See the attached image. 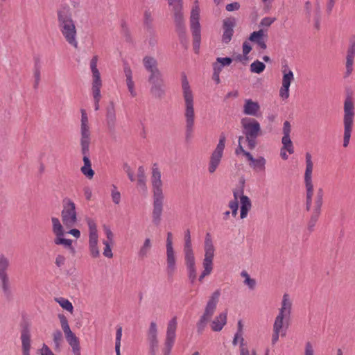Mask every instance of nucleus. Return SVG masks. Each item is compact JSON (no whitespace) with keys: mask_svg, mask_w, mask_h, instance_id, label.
<instances>
[{"mask_svg":"<svg viewBox=\"0 0 355 355\" xmlns=\"http://www.w3.org/2000/svg\"><path fill=\"white\" fill-rule=\"evenodd\" d=\"M21 340L23 355H31V333L28 327H25L22 329Z\"/></svg>","mask_w":355,"mask_h":355,"instance_id":"obj_34","label":"nucleus"},{"mask_svg":"<svg viewBox=\"0 0 355 355\" xmlns=\"http://www.w3.org/2000/svg\"><path fill=\"white\" fill-rule=\"evenodd\" d=\"M225 146V137H220L218 143L212 152L208 164V171L210 174H213L220 165L221 162L223 152Z\"/></svg>","mask_w":355,"mask_h":355,"instance_id":"obj_17","label":"nucleus"},{"mask_svg":"<svg viewBox=\"0 0 355 355\" xmlns=\"http://www.w3.org/2000/svg\"><path fill=\"white\" fill-rule=\"evenodd\" d=\"M122 337V328L119 327L116 329V342H115V348L121 347V340Z\"/></svg>","mask_w":355,"mask_h":355,"instance_id":"obj_53","label":"nucleus"},{"mask_svg":"<svg viewBox=\"0 0 355 355\" xmlns=\"http://www.w3.org/2000/svg\"><path fill=\"white\" fill-rule=\"evenodd\" d=\"M200 18V8L197 4H196L191 10L190 17V26L193 35V46L195 53L199 52L200 46V26L199 22Z\"/></svg>","mask_w":355,"mask_h":355,"instance_id":"obj_14","label":"nucleus"},{"mask_svg":"<svg viewBox=\"0 0 355 355\" xmlns=\"http://www.w3.org/2000/svg\"><path fill=\"white\" fill-rule=\"evenodd\" d=\"M55 301L58 302L60 306L64 310L73 313V306L71 302L66 298L64 297H56L55 298Z\"/></svg>","mask_w":355,"mask_h":355,"instance_id":"obj_43","label":"nucleus"},{"mask_svg":"<svg viewBox=\"0 0 355 355\" xmlns=\"http://www.w3.org/2000/svg\"><path fill=\"white\" fill-rule=\"evenodd\" d=\"M183 252L188 278L191 284H194L197 278V268L196 257L192 248L190 231L189 230L184 233Z\"/></svg>","mask_w":355,"mask_h":355,"instance_id":"obj_6","label":"nucleus"},{"mask_svg":"<svg viewBox=\"0 0 355 355\" xmlns=\"http://www.w3.org/2000/svg\"><path fill=\"white\" fill-rule=\"evenodd\" d=\"M150 94L156 98H162L165 94V84L162 76L148 77Z\"/></svg>","mask_w":355,"mask_h":355,"instance_id":"obj_21","label":"nucleus"},{"mask_svg":"<svg viewBox=\"0 0 355 355\" xmlns=\"http://www.w3.org/2000/svg\"><path fill=\"white\" fill-rule=\"evenodd\" d=\"M241 124L248 142V146L252 150L257 145L256 139L261 132L260 124L255 119L248 117L243 118Z\"/></svg>","mask_w":355,"mask_h":355,"instance_id":"obj_8","label":"nucleus"},{"mask_svg":"<svg viewBox=\"0 0 355 355\" xmlns=\"http://www.w3.org/2000/svg\"><path fill=\"white\" fill-rule=\"evenodd\" d=\"M266 65L259 60H255L250 64V71L252 73H261L264 71Z\"/></svg>","mask_w":355,"mask_h":355,"instance_id":"obj_46","label":"nucleus"},{"mask_svg":"<svg viewBox=\"0 0 355 355\" xmlns=\"http://www.w3.org/2000/svg\"><path fill=\"white\" fill-rule=\"evenodd\" d=\"M157 332H158V330H157V323L153 321L151 322L150 323V326H149V328L148 330L147 335H148V339L150 343L153 346H156L158 343Z\"/></svg>","mask_w":355,"mask_h":355,"instance_id":"obj_38","label":"nucleus"},{"mask_svg":"<svg viewBox=\"0 0 355 355\" xmlns=\"http://www.w3.org/2000/svg\"><path fill=\"white\" fill-rule=\"evenodd\" d=\"M84 196L87 200H91L92 198V189L90 187L86 186L83 189Z\"/></svg>","mask_w":355,"mask_h":355,"instance_id":"obj_56","label":"nucleus"},{"mask_svg":"<svg viewBox=\"0 0 355 355\" xmlns=\"http://www.w3.org/2000/svg\"><path fill=\"white\" fill-rule=\"evenodd\" d=\"M143 64L146 70L150 73L148 77H155L162 75L157 67V61L155 58L150 56H145L143 58Z\"/></svg>","mask_w":355,"mask_h":355,"instance_id":"obj_27","label":"nucleus"},{"mask_svg":"<svg viewBox=\"0 0 355 355\" xmlns=\"http://www.w3.org/2000/svg\"><path fill=\"white\" fill-rule=\"evenodd\" d=\"M232 59L230 58H217L216 61L212 64L213 71L221 72L224 67L229 66L232 64Z\"/></svg>","mask_w":355,"mask_h":355,"instance_id":"obj_39","label":"nucleus"},{"mask_svg":"<svg viewBox=\"0 0 355 355\" xmlns=\"http://www.w3.org/2000/svg\"><path fill=\"white\" fill-rule=\"evenodd\" d=\"M292 306L293 301L290 295L288 293H284L282 297L281 307L273 324L272 345H275L279 340V336H286L291 319Z\"/></svg>","mask_w":355,"mask_h":355,"instance_id":"obj_3","label":"nucleus"},{"mask_svg":"<svg viewBox=\"0 0 355 355\" xmlns=\"http://www.w3.org/2000/svg\"><path fill=\"white\" fill-rule=\"evenodd\" d=\"M166 272L168 275H173L176 270L177 257L173 248V234L171 232L167 233L166 241Z\"/></svg>","mask_w":355,"mask_h":355,"instance_id":"obj_16","label":"nucleus"},{"mask_svg":"<svg viewBox=\"0 0 355 355\" xmlns=\"http://www.w3.org/2000/svg\"><path fill=\"white\" fill-rule=\"evenodd\" d=\"M274 22V19L270 17H264L261 19L260 25L262 26L269 27Z\"/></svg>","mask_w":355,"mask_h":355,"instance_id":"obj_58","label":"nucleus"},{"mask_svg":"<svg viewBox=\"0 0 355 355\" xmlns=\"http://www.w3.org/2000/svg\"><path fill=\"white\" fill-rule=\"evenodd\" d=\"M106 123L110 131H113L116 124V114L114 110H108L106 114Z\"/></svg>","mask_w":355,"mask_h":355,"instance_id":"obj_42","label":"nucleus"},{"mask_svg":"<svg viewBox=\"0 0 355 355\" xmlns=\"http://www.w3.org/2000/svg\"><path fill=\"white\" fill-rule=\"evenodd\" d=\"M243 332H237L235 334L232 344L234 345H236L238 343L241 345L240 349V354L241 355H256L254 351H252V353L250 352L248 349L244 347V338L243 337Z\"/></svg>","mask_w":355,"mask_h":355,"instance_id":"obj_37","label":"nucleus"},{"mask_svg":"<svg viewBox=\"0 0 355 355\" xmlns=\"http://www.w3.org/2000/svg\"><path fill=\"white\" fill-rule=\"evenodd\" d=\"M241 275L243 278H244V284L246 285L250 290H254L257 285L256 280L253 278H251L249 274L245 270L241 272Z\"/></svg>","mask_w":355,"mask_h":355,"instance_id":"obj_44","label":"nucleus"},{"mask_svg":"<svg viewBox=\"0 0 355 355\" xmlns=\"http://www.w3.org/2000/svg\"><path fill=\"white\" fill-rule=\"evenodd\" d=\"M92 73V92H101L102 81L99 71H94Z\"/></svg>","mask_w":355,"mask_h":355,"instance_id":"obj_41","label":"nucleus"},{"mask_svg":"<svg viewBox=\"0 0 355 355\" xmlns=\"http://www.w3.org/2000/svg\"><path fill=\"white\" fill-rule=\"evenodd\" d=\"M282 148L286 149V150L289 154H293L294 153V148L293 142L290 138V137H283L282 139Z\"/></svg>","mask_w":355,"mask_h":355,"instance_id":"obj_45","label":"nucleus"},{"mask_svg":"<svg viewBox=\"0 0 355 355\" xmlns=\"http://www.w3.org/2000/svg\"><path fill=\"white\" fill-rule=\"evenodd\" d=\"M306 159V169L304 175V181L306 189V209L311 210L312 209L313 196V184L312 180V173L313 169V163L312 161V156L310 153H306L305 155Z\"/></svg>","mask_w":355,"mask_h":355,"instance_id":"obj_9","label":"nucleus"},{"mask_svg":"<svg viewBox=\"0 0 355 355\" xmlns=\"http://www.w3.org/2000/svg\"><path fill=\"white\" fill-rule=\"evenodd\" d=\"M282 86L279 91V96L283 101L287 100L290 96V86L294 80V73L287 66L283 67L282 69Z\"/></svg>","mask_w":355,"mask_h":355,"instance_id":"obj_19","label":"nucleus"},{"mask_svg":"<svg viewBox=\"0 0 355 355\" xmlns=\"http://www.w3.org/2000/svg\"><path fill=\"white\" fill-rule=\"evenodd\" d=\"M220 296V290H216L209 297V300L205 309L202 315L197 322L196 327L198 334H202L207 326V322L214 315L219 297Z\"/></svg>","mask_w":355,"mask_h":355,"instance_id":"obj_11","label":"nucleus"},{"mask_svg":"<svg viewBox=\"0 0 355 355\" xmlns=\"http://www.w3.org/2000/svg\"><path fill=\"white\" fill-rule=\"evenodd\" d=\"M40 355H55L50 348L45 344H43L42 348L39 350Z\"/></svg>","mask_w":355,"mask_h":355,"instance_id":"obj_55","label":"nucleus"},{"mask_svg":"<svg viewBox=\"0 0 355 355\" xmlns=\"http://www.w3.org/2000/svg\"><path fill=\"white\" fill-rule=\"evenodd\" d=\"M111 243L109 241H103L104 245L103 254L104 257L111 259L113 257V253L112 251Z\"/></svg>","mask_w":355,"mask_h":355,"instance_id":"obj_48","label":"nucleus"},{"mask_svg":"<svg viewBox=\"0 0 355 355\" xmlns=\"http://www.w3.org/2000/svg\"><path fill=\"white\" fill-rule=\"evenodd\" d=\"M283 137H290V134L291 132V125L289 121H286L283 124Z\"/></svg>","mask_w":355,"mask_h":355,"instance_id":"obj_52","label":"nucleus"},{"mask_svg":"<svg viewBox=\"0 0 355 355\" xmlns=\"http://www.w3.org/2000/svg\"><path fill=\"white\" fill-rule=\"evenodd\" d=\"M252 47L248 42H244L243 44V53L244 55H248V54L251 51Z\"/></svg>","mask_w":355,"mask_h":355,"instance_id":"obj_61","label":"nucleus"},{"mask_svg":"<svg viewBox=\"0 0 355 355\" xmlns=\"http://www.w3.org/2000/svg\"><path fill=\"white\" fill-rule=\"evenodd\" d=\"M323 192L322 190L320 189L317 193L316 197L313 201V205L312 209H311L312 213L311 216L310 220L309 222L308 226L309 229L311 230L313 227L316 224V222L318 221L319 216L321 213V208L323 203Z\"/></svg>","mask_w":355,"mask_h":355,"instance_id":"obj_22","label":"nucleus"},{"mask_svg":"<svg viewBox=\"0 0 355 355\" xmlns=\"http://www.w3.org/2000/svg\"><path fill=\"white\" fill-rule=\"evenodd\" d=\"M246 159L249 162V166L256 171H264L266 170V159L259 156L254 158L250 153L246 154Z\"/></svg>","mask_w":355,"mask_h":355,"instance_id":"obj_28","label":"nucleus"},{"mask_svg":"<svg viewBox=\"0 0 355 355\" xmlns=\"http://www.w3.org/2000/svg\"><path fill=\"white\" fill-rule=\"evenodd\" d=\"M105 233L107 237L106 241H109L110 243L113 242L114 234L109 227H105Z\"/></svg>","mask_w":355,"mask_h":355,"instance_id":"obj_62","label":"nucleus"},{"mask_svg":"<svg viewBox=\"0 0 355 355\" xmlns=\"http://www.w3.org/2000/svg\"><path fill=\"white\" fill-rule=\"evenodd\" d=\"M235 24L236 20L233 17L226 18L223 20V34L222 37L223 42L227 44L232 40Z\"/></svg>","mask_w":355,"mask_h":355,"instance_id":"obj_26","label":"nucleus"},{"mask_svg":"<svg viewBox=\"0 0 355 355\" xmlns=\"http://www.w3.org/2000/svg\"><path fill=\"white\" fill-rule=\"evenodd\" d=\"M314 350L312 344L307 342L305 345L304 355H313Z\"/></svg>","mask_w":355,"mask_h":355,"instance_id":"obj_57","label":"nucleus"},{"mask_svg":"<svg viewBox=\"0 0 355 355\" xmlns=\"http://www.w3.org/2000/svg\"><path fill=\"white\" fill-rule=\"evenodd\" d=\"M80 146L81 153L83 155V166L80 168L81 173L89 180L94 178V171L92 168V163L89 158V145L91 143V130L89 122V117L86 111L83 109L80 110Z\"/></svg>","mask_w":355,"mask_h":355,"instance_id":"obj_1","label":"nucleus"},{"mask_svg":"<svg viewBox=\"0 0 355 355\" xmlns=\"http://www.w3.org/2000/svg\"><path fill=\"white\" fill-rule=\"evenodd\" d=\"M153 20L151 13L148 11L145 12L144 13V23L148 26L151 24Z\"/></svg>","mask_w":355,"mask_h":355,"instance_id":"obj_63","label":"nucleus"},{"mask_svg":"<svg viewBox=\"0 0 355 355\" xmlns=\"http://www.w3.org/2000/svg\"><path fill=\"white\" fill-rule=\"evenodd\" d=\"M215 247L210 233H207L204 242V258L202 260L203 270L200 273L198 280L202 282L205 277L210 275L214 269V258L215 255Z\"/></svg>","mask_w":355,"mask_h":355,"instance_id":"obj_7","label":"nucleus"},{"mask_svg":"<svg viewBox=\"0 0 355 355\" xmlns=\"http://www.w3.org/2000/svg\"><path fill=\"white\" fill-rule=\"evenodd\" d=\"M52 232L55 236L53 242L56 245H62L64 248L73 251V241L64 238L65 232L63 225L57 217H51Z\"/></svg>","mask_w":355,"mask_h":355,"instance_id":"obj_13","label":"nucleus"},{"mask_svg":"<svg viewBox=\"0 0 355 355\" xmlns=\"http://www.w3.org/2000/svg\"><path fill=\"white\" fill-rule=\"evenodd\" d=\"M61 219L63 225L68 228L75 226L78 220L76 205L69 197L62 200Z\"/></svg>","mask_w":355,"mask_h":355,"instance_id":"obj_10","label":"nucleus"},{"mask_svg":"<svg viewBox=\"0 0 355 355\" xmlns=\"http://www.w3.org/2000/svg\"><path fill=\"white\" fill-rule=\"evenodd\" d=\"M227 313L223 312L217 315L211 322V328L214 331H220L227 323Z\"/></svg>","mask_w":355,"mask_h":355,"instance_id":"obj_35","label":"nucleus"},{"mask_svg":"<svg viewBox=\"0 0 355 355\" xmlns=\"http://www.w3.org/2000/svg\"><path fill=\"white\" fill-rule=\"evenodd\" d=\"M52 336L53 343L55 344V349H59L62 341V334L60 331L57 330L53 333Z\"/></svg>","mask_w":355,"mask_h":355,"instance_id":"obj_47","label":"nucleus"},{"mask_svg":"<svg viewBox=\"0 0 355 355\" xmlns=\"http://www.w3.org/2000/svg\"><path fill=\"white\" fill-rule=\"evenodd\" d=\"M66 257L61 254H57L55 258V264L58 268H63L66 264Z\"/></svg>","mask_w":355,"mask_h":355,"instance_id":"obj_49","label":"nucleus"},{"mask_svg":"<svg viewBox=\"0 0 355 355\" xmlns=\"http://www.w3.org/2000/svg\"><path fill=\"white\" fill-rule=\"evenodd\" d=\"M151 182L153 187V196H164L162 191V181L161 173L157 168H153Z\"/></svg>","mask_w":355,"mask_h":355,"instance_id":"obj_25","label":"nucleus"},{"mask_svg":"<svg viewBox=\"0 0 355 355\" xmlns=\"http://www.w3.org/2000/svg\"><path fill=\"white\" fill-rule=\"evenodd\" d=\"M355 117V103L352 96H347L343 104V144L344 148H347L350 141L352 132L353 131Z\"/></svg>","mask_w":355,"mask_h":355,"instance_id":"obj_5","label":"nucleus"},{"mask_svg":"<svg viewBox=\"0 0 355 355\" xmlns=\"http://www.w3.org/2000/svg\"><path fill=\"white\" fill-rule=\"evenodd\" d=\"M266 37H267L266 31L260 29L252 33L249 37V40L257 44L260 49L265 50L267 48Z\"/></svg>","mask_w":355,"mask_h":355,"instance_id":"obj_30","label":"nucleus"},{"mask_svg":"<svg viewBox=\"0 0 355 355\" xmlns=\"http://www.w3.org/2000/svg\"><path fill=\"white\" fill-rule=\"evenodd\" d=\"M111 196H112V201L116 205L119 204V202L121 201V193L119 191H117L116 187L115 186H113Z\"/></svg>","mask_w":355,"mask_h":355,"instance_id":"obj_50","label":"nucleus"},{"mask_svg":"<svg viewBox=\"0 0 355 355\" xmlns=\"http://www.w3.org/2000/svg\"><path fill=\"white\" fill-rule=\"evenodd\" d=\"M239 198L241 203L240 217L241 219H244L247 217L248 211L251 209L252 203L250 198L243 195L242 191L241 193L237 191L234 192V199L229 202L228 207L232 210V215L235 217L238 213Z\"/></svg>","mask_w":355,"mask_h":355,"instance_id":"obj_12","label":"nucleus"},{"mask_svg":"<svg viewBox=\"0 0 355 355\" xmlns=\"http://www.w3.org/2000/svg\"><path fill=\"white\" fill-rule=\"evenodd\" d=\"M137 187L139 192L145 193L147 191L146 177L143 166H139L137 170Z\"/></svg>","mask_w":355,"mask_h":355,"instance_id":"obj_36","label":"nucleus"},{"mask_svg":"<svg viewBox=\"0 0 355 355\" xmlns=\"http://www.w3.org/2000/svg\"><path fill=\"white\" fill-rule=\"evenodd\" d=\"M355 58V40L350 41L349 45L347 50L345 58V76H349L354 70V63Z\"/></svg>","mask_w":355,"mask_h":355,"instance_id":"obj_24","label":"nucleus"},{"mask_svg":"<svg viewBox=\"0 0 355 355\" xmlns=\"http://www.w3.org/2000/svg\"><path fill=\"white\" fill-rule=\"evenodd\" d=\"M243 139H244V137L243 136H241L239 137V146H238V148L236 149L235 153L236 155L243 154L246 157V154L250 153L247 152L246 150H245L243 149V147L241 144L242 141Z\"/></svg>","mask_w":355,"mask_h":355,"instance_id":"obj_51","label":"nucleus"},{"mask_svg":"<svg viewBox=\"0 0 355 355\" xmlns=\"http://www.w3.org/2000/svg\"><path fill=\"white\" fill-rule=\"evenodd\" d=\"M168 5L173 12L176 25L181 28L184 26V19L182 12V0H168Z\"/></svg>","mask_w":355,"mask_h":355,"instance_id":"obj_23","label":"nucleus"},{"mask_svg":"<svg viewBox=\"0 0 355 355\" xmlns=\"http://www.w3.org/2000/svg\"><path fill=\"white\" fill-rule=\"evenodd\" d=\"M58 26L66 42L75 49L78 48L77 30L69 6H60L57 10Z\"/></svg>","mask_w":355,"mask_h":355,"instance_id":"obj_2","label":"nucleus"},{"mask_svg":"<svg viewBox=\"0 0 355 355\" xmlns=\"http://www.w3.org/2000/svg\"><path fill=\"white\" fill-rule=\"evenodd\" d=\"M164 196H153V220L158 224L161 220L163 210Z\"/></svg>","mask_w":355,"mask_h":355,"instance_id":"obj_29","label":"nucleus"},{"mask_svg":"<svg viewBox=\"0 0 355 355\" xmlns=\"http://www.w3.org/2000/svg\"><path fill=\"white\" fill-rule=\"evenodd\" d=\"M243 112L245 115L258 116L260 112V105L256 101H253L251 99H245Z\"/></svg>","mask_w":355,"mask_h":355,"instance_id":"obj_32","label":"nucleus"},{"mask_svg":"<svg viewBox=\"0 0 355 355\" xmlns=\"http://www.w3.org/2000/svg\"><path fill=\"white\" fill-rule=\"evenodd\" d=\"M178 327L177 318L173 317L167 323L166 338L164 342V355H170L175 341L176 330Z\"/></svg>","mask_w":355,"mask_h":355,"instance_id":"obj_18","label":"nucleus"},{"mask_svg":"<svg viewBox=\"0 0 355 355\" xmlns=\"http://www.w3.org/2000/svg\"><path fill=\"white\" fill-rule=\"evenodd\" d=\"M124 74L125 76V83L130 92V95L131 97L137 96V94L135 87V83L132 78V71L130 67L128 64H125L123 68Z\"/></svg>","mask_w":355,"mask_h":355,"instance_id":"obj_33","label":"nucleus"},{"mask_svg":"<svg viewBox=\"0 0 355 355\" xmlns=\"http://www.w3.org/2000/svg\"><path fill=\"white\" fill-rule=\"evenodd\" d=\"M9 266V259L5 255L0 254V281L5 294L10 293V281L7 273Z\"/></svg>","mask_w":355,"mask_h":355,"instance_id":"obj_20","label":"nucleus"},{"mask_svg":"<svg viewBox=\"0 0 355 355\" xmlns=\"http://www.w3.org/2000/svg\"><path fill=\"white\" fill-rule=\"evenodd\" d=\"M65 338L69 345L72 348V352L73 354L81 355L80 342L78 338L74 334Z\"/></svg>","mask_w":355,"mask_h":355,"instance_id":"obj_40","label":"nucleus"},{"mask_svg":"<svg viewBox=\"0 0 355 355\" xmlns=\"http://www.w3.org/2000/svg\"><path fill=\"white\" fill-rule=\"evenodd\" d=\"M67 233L72 235L76 239H79L80 237V232L78 229H71Z\"/></svg>","mask_w":355,"mask_h":355,"instance_id":"obj_64","label":"nucleus"},{"mask_svg":"<svg viewBox=\"0 0 355 355\" xmlns=\"http://www.w3.org/2000/svg\"><path fill=\"white\" fill-rule=\"evenodd\" d=\"M89 228L88 250L89 254L93 259L100 257V248L98 245V234L97 225L95 221L91 218L87 220Z\"/></svg>","mask_w":355,"mask_h":355,"instance_id":"obj_15","label":"nucleus"},{"mask_svg":"<svg viewBox=\"0 0 355 355\" xmlns=\"http://www.w3.org/2000/svg\"><path fill=\"white\" fill-rule=\"evenodd\" d=\"M182 91L184 101V117L185 119V135L187 139L193 136L195 125L194 95L186 76L182 77Z\"/></svg>","mask_w":355,"mask_h":355,"instance_id":"obj_4","label":"nucleus"},{"mask_svg":"<svg viewBox=\"0 0 355 355\" xmlns=\"http://www.w3.org/2000/svg\"><path fill=\"white\" fill-rule=\"evenodd\" d=\"M98 63V57L96 55L94 56L90 61V69L92 72L94 71H98L97 68Z\"/></svg>","mask_w":355,"mask_h":355,"instance_id":"obj_59","label":"nucleus"},{"mask_svg":"<svg viewBox=\"0 0 355 355\" xmlns=\"http://www.w3.org/2000/svg\"><path fill=\"white\" fill-rule=\"evenodd\" d=\"M94 101V110L96 111L98 110L99 109V101L101 98V92H92Z\"/></svg>","mask_w":355,"mask_h":355,"instance_id":"obj_54","label":"nucleus"},{"mask_svg":"<svg viewBox=\"0 0 355 355\" xmlns=\"http://www.w3.org/2000/svg\"><path fill=\"white\" fill-rule=\"evenodd\" d=\"M153 241L150 237H146L139 246L137 251V257L140 259L147 258L152 250Z\"/></svg>","mask_w":355,"mask_h":355,"instance_id":"obj_31","label":"nucleus"},{"mask_svg":"<svg viewBox=\"0 0 355 355\" xmlns=\"http://www.w3.org/2000/svg\"><path fill=\"white\" fill-rule=\"evenodd\" d=\"M239 8H240V5L237 2L229 3L226 6V10L229 12L237 10L239 9Z\"/></svg>","mask_w":355,"mask_h":355,"instance_id":"obj_60","label":"nucleus"}]
</instances>
